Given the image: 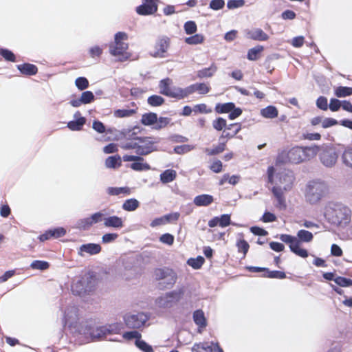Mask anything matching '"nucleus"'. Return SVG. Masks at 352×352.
Returning <instances> with one entry per match:
<instances>
[{"label":"nucleus","instance_id":"1","mask_svg":"<svg viewBox=\"0 0 352 352\" xmlns=\"http://www.w3.org/2000/svg\"><path fill=\"white\" fill-rule=\"evenodd\" d=\"M351 210L346 205L338 201H329L324 208V217L331 224L346 227L351 220Z\"/></svg>","mask_w":352,"mask_h":352},{"label":"nucleus","instance_id":"2","mask_svg":"<svg viewBox=\"0 0 352 352\" xmlns=\"http://www.w3.org/2000/svg\"><path fill=\"white\" fill-rule=\"evenodd\" d=\"M280 240L287 244L290 251L296 255L305 258L309 254L307 250L301 248L302 243H310L313 241V234L306 230H300L297 232L296 236L287 234H282L279 236Z\"/></svg>","mask_w":352,"mask_h":352},{"label":"nucleus","instance_id":"3","mask_svg":"<svg viewBox=\"0 0 352 352\" xmlns=\"http://www.w3.org/2000/svg\"><path fill=\"white\" fill-rule=\"evenodd\" d=\"M327 184L322 180L316 179L307 183L305 190L306 201L310 204H316L328 193Z\"/></svg>","mask_w":352,"mask_h":352},{"label":"nucleus","instance_id":"4","mask_svg":"<svg viewBox=\"0 0 352 352\" xmlns=\"http://www.w3.org/2000/svg\"><path fill=\"white\" fill-rule=\"evenodd\" d=\"M128 39V34L124 32H118L114 36V42L109 44V53L115 57H118V60L126 61L131 57V54L127 52L129 47L128 43L124 41Z\"/></svg>","mask_w":352,"mask_h":352},{"label":"nucleus","instance_id":"5","mask_svg":"<svg viewBox=\"0 0 352 352\" xmlns=\"http://www.w3.org/2000/svg\"><path fill=\"white\" fill-rule=\"evenodd\" d=\"M320 151L318 146H295L292 148L287 154V160L294 164H299L314 157Z\"/></svg>","mask_w":352,"mask_h":352},{"label":"nucleus","instance_id":"6","mask_svg":"<svg viewBox=\"0 0 352 352\" xmlns=\"http://www.w3.org/2000/svg\"><path fill=\"white\" fill-rule=\"evenodd\" d=\"M173 80L166 78L160 81V93L168 97L173 98L177 100L184 99L188 96L187 87L183 89L179 87H170Z\"/></svg>","mask_w":352,"mask_h":352},{"label":"nucleus","instance_id":"7","mask_svg":"<svg viewBox=\"0 0 352 352\" xmlns=\"http://www.w3.org/2000/svg\"><path fill=\"white\" fill-rule=\"evenodd\" d=\"M95 286V280L89 274H85L74 279L72 284V292L74 295L83 296L92 291Z\"/></svg>","mask_w":352,"mask_h":352},{"label":"nucleus","instance_id":"8","mask_svg":"<svg viewBox=\"0 0 352 352\" xmlns=\"http://www.w3.org/2000/svg\"><path fill=\"white\" fill-rule=\"evenodd\" d=\"M184 288L180 287L160 296L156 304L160 308H170L176 305L184 295Z\"/></svg>","mask_w":352,"mask_h":352},{"label":"nucleus","instance_id":"9","mask_svg":"<svg viewBox=\"0 0 352 352\" xmlns=\"http://www.w3.org/2000/svg\"><path fill=\"white\" fill-rule=\"evenodd\" d=\"M137 151L138 155H146L157 150L159 140L151 137H137Z\"/></svg>","mask_w":352,"mask_h":352},{"label":"nucleus","instance_id":"10","mask_svg":"<svg viewBox=\"0 0 352 352\" xmlns=\"http://www.w3.org/2000/svg\"><path fill=\"white\" fill-rule=\"evenodd\" d=\"M79 334L85 336L87 342L103 339L107 336L103 326L92 327L88 324L80 327Z\"/></svg>","mask_w":352,"mask_h":352},{"label":"nucleus","instance_id":"11","mask_svg":"<svg viewBox=\"0 0 352 352\" xmlns=\"http://www.w3.org/2000/svg\"><path fill=\"white\" fill-rule=\"evenodd\" d=\"M148 319L149 316L144 312L129 313L124 316V323L130 329H140L144 327Z\"/></svg>","mask_w":352,"mask_h":352},{"label":"nucleus","instance_id":"12","mask_svg":"<svg viewBox=\"0 0 352 352\" xmlns=\"http://www.w3.org/2000/svg\"><path fill=\"white\" fill-rule=\"evenodd\" d=\"M338 154L336 148L331 146L322 147L320 159L322 164L327 167H332L337 162Z\"/></svg>","mask_w":352,"mask_h":352},{"label":"nucleus","instance_id":"13","mask_svg":"<svg viewBox=\"0 0 352 352\" xmlns=\"http://www.w3.org/2000/svg\"><path fill=\"white\" fill-rule=\"evenodd\" d=\"M169 47L170 38L166 36H160L155 42L154 51L151 53V55L155 58H166Z\"/></svg>","mask_w":352,"mask_h":352},{"label":"nucleus","instance_id":"14","mask_svg":"<svg viewBox=\"0 0 352 352\" xmlns=\"http://www.w3.org/2000/svg\"><path fill=\"white\" fill-rule=\"evenodd\" d=\"M124 162H133L130 167L136 171L148 170L151 166L148 164L144 162V158L141 155H125L122 157Z\"/></svg>","mask_w":352,"mask_h":352},{"label":"nucleus","instance_id":"15","mask_svg":"<svg viewBox=\"0 0 352 352\" xmlns=\"http://www.w3.org/2000/svg\"><path fill=\"white\" fill-rule=\"evenodd\" d=\"M278 186H283L284 190H288L291 189L292 184L294 181V175L293 172L290 170H285L278 173Z\"/></svg>","mask_w":352,"mask_h":352},{"label":"nucleus","instance_id":"16","mask_svg":"<svg viewBox=\"0 0 352 352\" xmlns=\"http://www.w3.org/2000/svg\"><path fill=\"white\" fill-rule=\"evenodd\" d=\"M157 0H143L142 5L136 8V12L140 15H150L157 10Z\"/></svg>","mask_w":352,"mask_h":352},{"label":"nucleus","instance_id":"17","mask_svg":"<svg viewBox=\"0 0 352 352\" xmlns=\"http://www.w3.org/2000/svg\"><path fill=\"white\" fill-rule=\"evenodd\" d=\"M154 276L157 280L160 281H162L165 278H169L170 283H175L177 279L175 273L168 268L156 269L154 272Z\"/></svg>","mask_w":352,"mask_h":352},{"label":"nucleus","instance_id":"18","mask_svg":"<svg viewBox=\"0 0 352 352\" xmlns=\"http://www.w3.org/2000/svg\"><path fill=\"white\" fill-rule=\"evenodd\" d=\"M78 319V309L75 306L69 307L64 312L63 322L64 325L71 326Z\"/></svg>","mask_w":352,"mask_h":352},{"label":"nucleus","instance_id":"19","mask_svg":"<svg viewBox=\"0 0 352 352\" xmlns=\"http://www.w3.org/2000/svg\"><path fill=\"white\" fill-rule=\"evenodd\" d=\"M101 246L97 243H85L80 246L78 249V254L83 256V252L87 253L90 255H95L100 252Z\"/></svg>","mask_w":352,"mask_h":352},{"label":"nucleus","instance_id":"20","mask_svg":"<svg viewBox=\"0 0 352 352\" xmlns=\"http://www.w3.org/2000/svg\"><path fill=\"white\" fill-rule=\"evenodd\" d=\"M241 129V127L239 123H232L228 124L219 137V140H221L224 138L230 139L234 137L240 131Z\"/></svg>","mask_w":352,"mask_h":352},{"label":"nucleus","instance_id":"21","mask_svg":"<svg viewBox=\"0 0 352 352\" xmlns=\"http://www.w3.org/2000/svg\"><path fill=\"white\" fill-rule=\"evenodd\" d=\"M247 37L250 39L258 41H265L269 39V36L261 28H254L248 30Z\"/></svg>","mask_w":352,"mask_h":352},{"label":"nucleus","instance_id":"22","mask_svg":"<svg viewBox=\"0 0 352 352\" xmlns=\"http://www.w3.org/2000/svg\"><path fill=\"white\" fill-rule=\"evenodd\" d=\"M104 226L107 228L118 229L124 226V223L122 218L114 215L104 218Z\"/></svg>","mask_w":352,"mask_h":352},{"label":"nucleus","instance_id":"23","mask_svg":"<svg viewBox=\"0 0 352 352\" xmlns=\"http://www.w3.org/2000/svg\"><path fill=\"white\" fill-rule=\"evenodd\" d=\"M210 90V87L206 83H195L187 87V91L188 96L193 94L195 91L199 92L200 94H206Z\"/></svg>","mask_w":352,"mask_h":352},{"label":"nucleus","instance_id":"24","mask_svg":"<svg viewBox=\"0 0 352 352\" xmlns=\"http://www.w3.org/2000/svg\"><path fill=\"white\" fill-rule=\"evenodd\" d=\"M214 201L212 195L203 194L197 195L194 198L193 203L197 206H208L211 204Z\"/></svg>","mask_w":352,"mask_h":352},{"label":"nucleus","instance_id":"25","mask_svg":"<svg viewBox=\"0 0 352 352\" xmlns=\"http://www.w3.org/2000/svg\"><path fill=\"white\" fill-rule=\"evenodd\" d=\"M16 67L22 74L26 76L35 75L38 72L37 67L35 65L30 63L18 65Z\"/></svg>","mask_w":352,"mask_h":352},{"label":"nucleus","instance_id":"26","mask_svg":"<svg viewBox=\"0 0 352 352\" xmlns=\"http://www.w3.org/2000/svg\"><path fill=\"white\" fill-rule=\"evenodd\" d=\"M192 318L194 322L199 327L204 328L207 325L204 313L201 309H197L193 312Z\"/></svg>","mask_w":352,"mask_h":352},{"label":"nucleus","instance_id":"27","mask_svg":"<svg viewBox=\"0 0 352 352\" xmlns=\"http://www.w3.org/2000/svg\"><path fill=\"white\" fill-rule=\"evenodd\" d=\"M103 327L106 336L118 334L123 329V324L121 322H114L112 324H108Z\"/></svg>","mask_w":352,"mask_h":352},{"label":"nucleus","instance_id":"28","mask_svg":"<svg viewBox=\"0 0 352 352\" xmlns=\"http://www.w3.org/2000/svg\"><path fill=\"white\" fill-rule=\"evenodd\" d=\"M217 70V67L214 63L208 68H204L197 72V76L199 78H210Z\"/></svg>","mask_w":352,"mask_h":352},{"label":"nucleus","instance_id":"29","mask_svg":"<svg viewBox=\"0 0 352 352\" xmlns=\"http://www.w3.org/2000/svg\"><path fill=\"white\" fill-rule=\"evenodd\" d=\"M157 121V115L155 113L149 112L142 115L141 122L145 126L155 125Z\"/></svg>","mask_w":352,"mask_h":352},{"label":"nucleus","instance_id":"30","mask_svg":"<svg viewBox=\"0 0 352 352\" xmlns=\"http://www.w3.org/2000/svg\"><path fill=\"white\" fill-rule=\"evenodd\" d=\"M140 206V202L135 198L126 199L122 204V208L127 212L135 211Z\"/></svg>","mask_w":352,"mask_h":352},{"label":"nucleus","instance_id":"31","mask_svg":"<svg viewBox=\"0 0 352 352\" xmlns=\"http://www.w3.org/2000/svg\"><path fill=\"white\" fill-rule=\"evenodd\" d=\"M192 352H213L211 342L195 343L192 347Z\"/></svg>","mask_w":352,"mask_h":352},{"label":"nucleus","instance_id":"32","mask_svg":"<svg viewBox=\"0 0 352 352\" xmlns=\"http://www.w3.org/2000/svg\"><path fill=\"white\" fill-rule=\"evenodd\" d=\"M86 122V119L84 117H80L76 120L69 121L67 123V127L72 131H80Z\"/></svg>","mask_w":352,"mask_h":352},{"label":"nucleus","instance_id":"33","mask_svg":"<svg viewBox=\"0 0 352 352\" xmlns=\"http://www.w3.org/2000/svg\"><path fill=\"white\" fill-rule=\"evenodd\" d=\"M107 192L111 196H116L120 194L130 195L131 190L129 187H109Z\"/></svg>","mask_w":352,"mask_h":352},{"label":"nucleus","instance_id":"34","mask_svg":"<svg viewBox=\"0 0 352 352\" xmlns=\"http://www.w3.org/2000/svg\"><path fill=\"white\" fill-rule=\"evenodd\" d=\"M277 109L272 105L267 106L261 110V115L265 118H274L278 116Z\"/></svg>","mask_w":352,"mask_h":352},{"label":"nucleus","instance_id":"35","mask_svg":"<svg viewBox=\"0 0 352 352\" xmlns=\"http://www.w3.org/2000/svg\"><path fill=\"white\" fill-rule=\"evenodd\" d=\"M176 171L172 169L164 170L160 174V180L164 184H167L173 182L176 177Z\"/></svg>","mask_w":352,"mask_h":352},{"label":"nucleus","instance_id":"36","mask_svg":"<svg viewBox=\"0 0 352 352\" xmlns=\"http://www.w3.org/2000/svg\"><path fill=\"white\" fill-rule=\"evenodd\" d=\"M121 165V157L120 155L108 157L105 160V166L107 168H116Z\"/></svg>","mask_w":352,"mask_h":352},{"label":"nucleus","instance_id":"37","mask_svg":"<svg viewBox=\"0 0 352 352\" xmlns=\"http://www.w3.org/2000/svg\"><path fill=\"white\" fill-rule=\"evenodd\" d=\"M234 108V103L226 102V103H218L215 106V111L218 113H230L232 109Z\"/></svg>","mask_w":352,"mask_h":352},{"label":"nucleus","instance_id":"38","mask_svg":"<svg viewBox=\"0 0 352 352\" xmlns=\"http://www.w3.org/2000/svg\"><path fill=\"white\" fill-rule=\"evenodd\" d=\"M263 47L262 45H257L248 50L247 54V58L250 60H256L259 54L263 51Z\"/></svg>","mask_w":352,"mask_h":352},{"label":"nucleus","instance_id":"39","mask_svg":"<svg viewBox=\"0 0 352 352\" xmlns=\"http://www.w3.org/2000/svg\"><path fill=\"white\" fill-rule=\"evenodd\" d=\"M335 95L338 98H343L352 95V88L340 86L335 89Z\"/></svg>","mask_w":352,"mask_h":352},{"label":"nucleus","instance_id":"40","mask_svg":"<svg viewBox=\"0 0 352 352\" xmlns=\"http://www.w3.org/2000/svg\"><path fill=\"white\" fill-rule=\"evenodd\" d=\"M164 102V98L158 95H152L147 99L148 104L151 107H160L163 104Z\"/></svg>","mask_w":352,"mask_h":352},{"label":"nucleus","instance_id":"41","mask_svg":"<svg viewBox=\"0 0 352 352\" xmlns=\"http://www.w3.org/2000/svg\"><path fill=\"white\" fill-rule=\"evenodd\" d=\"M226 149V142H220L219 145L214 146L213 148H205V152L208 155H215L222 153Z\"/></svg>","mask_w":352,"mask_h":352},{"label":"nucleus","instance_id":"42","mask_svg":"<svg viewBox=\"0 0 352 352\" xmlns=\"http://www.w3.org/2000/svg\"><path fill=\"white\" fill-rule=\"evenodd\" d=\"M135 345L142 352H154L152 346L142 339L135 340Z\"/></svg>","mask_w":352,"mask_h":352},{"label":"nucleus","instance_id":"43","mask_svg":"<svg viewBox=\"0 0 352 352\" xmlns=\"http://www.w3.org/2000/svg\"><path fill=\"white\" fill-rule=\"evenodd\" d=\"M342 160L346 166L352 168V148H348L344 151Z\"/></svg>","mask_w":352,"mask_h":352},{"label":"nucleus","instance_id":"44","mask_svg":"<svg viewBox=\"0 0 352 352\" xmlns=\"http://www.w3.org/2000/svg\"><path fill=\"white\" fill-rule=\"evenodd\" d=\"M91 226L92 224L89 217L79 219L76 223V228L82 230H87Z\"/></svg>","mask_w":352,"mask_h":352},{"label":"nucleus","instance_id":"45","mask_svg":"<svg viewBox=\"0 0 352 352\" xmlns=\"http://www.w3.org/2000/svg\"><path fill=\"white\" fill-rule=\"evenodd\" d=\"M204 258L199 256L195 258H190L188 260L187 263L192 268L197 270L199 269L204 263Z\"/></svg>","mask_w":352,"mask_h":352},{"label":"nucleus","instance_id":"46","mask_svg":"<svg viewBox=\"0 0 352 352\" xmlns=\"http://www.w3.org/2000/svg\"><path fill=\"white\" fill-rule=\"evenodd\" d=\"M204 37L203 35L196 34L192 36L185 38V42L188 45H197L204 42Z\"/></svg>","mask_w":352,"mask_h":352},{"label":"nucleus","instance_id":"47","mask_svg":"<svg viewBox=\"0 0 352 352\" xmlns=\"http://www.w3.org/2000/svg\"><path fill=\"white\" fill-rule=\"evenodd\" d=\"M50 264L45 261L36 260L31 263L30 267L33 270H45L48 269Z\"/></svg>","mask_w":352,"mask_h":352},{"label":"nucleus","instance_id":"48","mask_svg":"<svg viewBox=\"0 0 352 352\" xmlns=\"http://www.w3.org/2000/svg\"><path fill=\"white\" fill-rule=\"evenodd\" d=\"M212 126L217 131H222L228 126L227 122L223 118L219 117L212 122Z\"/></svg>","mask_w":352,"mask_h":352},{"label":"nucleus","instance_id":"49","mask_svg":"<svg viewBox=\"0 0 352 352\" xmlns=\"http://www.w3.org/2000/svg\"><path fill=\"white\" fill-rule=\"evenodd\" d=\"M264 276L270 278L284 279L286 278V274L284 272L277 270L270 271L267 269V274H265Z\"/></svg>","mask_w":352,"mask_h":352},{"label":"nucleus","instance_id":"50","mask_svg":"<svg viewBox=\"0 0 352 352\" xmlns=\"http://www.w3.org/2000/svg\"><path fill=\"white\" fill-rule=\"evenodd\" d=\"M135 113L134 109H118L114 111V116L117 118H126L132 116Z\"/></svg>","mask_w":352,"mask_h":352},{"label":"nucleus","instance_id":"51","mask_svg":"<svg viewBox=\"0 0 352 352\" xmlns=\"http://www.w3.org/2000/svg\"><path fill=\"white\" fill-rule=\"evenodd\" d=\"M184 28L187 34H192L197 32V25L193 21H188L184 23Z\"/></svg>","mask_w":352,"mask_h":352},{"label":"nucleus","instance_id":"52","mask_svg":"<svg viewBox=\"0 0 352 352\" xmlns=\"http://www.w3.org/2000/svg\"><path fill=\"white\" fill-rule=\"evenodd\" d=\"M0 55L2 56L5 60L10 62H15L16 57L14 53L8 49H0Z\"/></svg>","mask_w":352,"mask_h":352},{"label":"nucleus","instance_id":"53","mask_svg":"<svg viewBox=\"0 0 352 352\" xmlns=\"http://www.w3.org/2000/svg\"><path fill=\"white\" fill-rule=\"evenodd\" d=\"M75 85L80 90H85L89 87V81L85 77H78L75 80Z\"/></svg>","mask_w":352,"mask_h":352},{"label":"nucleus","instance_id":"54","mask_svg":"<svg viewBox=\"0 0 352 352\" xmlns=\"http://www.w3.org/2000/svg\"><path fill=\"white\" fill-rule=\"evenodd\" d=\"M94 95L91 91H85L82 93L80 96V101L83 104H89L94 100Z\"/></svg>","mask_w":352,"mask_h":352},{"label":"nucleus","instance_id":"55","mask_svg":"<svg viewBox=\"0 0 352 352\" xmlns=\"http://www.w3.org/2000/svg\"><path fill=\"white\" fill-rule=\"evenodd\" d=\"M123 338L131 340L132 339H135V340H141L142 335L138 331H131L124 332L122 335Z\"/></svg>","mask_w":352,"mask_h":352},{"label":"nucleus","instance_id":"56","mask_svg":"<svg viewBox=\"0 0 352 352\" xmlns=\"http://www.w3.org/2000/svg\"><path fill=\"white\" fill-rule=\"evenodd\" d=\"M194 148L193 146L188 144H184L177 146L174 148V151L177 154H184L186 153Z\"/></svg>","mask_w":352,"mask_h":352},{"label":"nucleus","instance_id":"57","mask_svg":"<svg viewBox=\"0 0 352 352\" xmlns=\"http://www.w3.org/2000/svg\"><path fill=\"white\" fill-rule=\"evenodd\" d=\"M170 121V119L166 117H160V118H157V121L155 123V125L154 126L155 129H161L166 126H167Z\"/></svg>","mask_w":352,"mask_h":352},{"label":"nucleus","instance_id":"58","mask_svg":"<svg viewBox=\"0 0 352 352\" xmlns=\"http://www.w3.org/2000/svg\"><path fill=\"white\" fill-rule=\"evenodd\" d=\"M236 247L238 248L239 252H242L245 256L248 252L250 245L244 239H240L236 242Z\"/></svg>","mask_w":352,"mask_h":352},{"label":"nucleus","instance_id":"59","mask_svg":"<svg viewBox=\"0 0 352 352\" xmlns=\"http://www.w3.org/2000/svg\"><path fill=\"white\" fill-rule=\"evenodd\" d=\"M193 111L195 113H209L212 112V109L208 108L205 104H199L194 106Z\"/></svg>","mask_w":352,"mask_h":352},{"label":"nucleus","instance_id":"60","mask_svg":"<svg viewBox=\"0 0 352 352\" xmlns=\"http://www.w3.org/2000/svg\"><path fill=\"white\" fill-rule=\"evenodd\" d=\"M334 282L340 287L351 286V279L342 276H336Z\"/></svg>","mask_w":352,"mask_h":352},{"label":"nucleus","instance_id":"61","mask_svg":"<svg viewBox=\"0 0 352 352\" xmlns=\"http://www.w3.org/2000/svg\"><path fill=\"white\" fill-rule=\"evenodd\" d=\"M219 226L224 228L231 224L230 215L224 214L219 217Z\"/></svg>","mask_w":352,"mask_h":352},{"label":"nucleus","instance_id":"62","mask_svg":"<svg viewBox=\"0 0 352 352\" xmlns=\"http://www.w3.org/2000/svg\"><path fill=\"white\" fill-rule=\"evenodd\" d=\"M118 237L116 233H107L102 236V242L103 243H109L113 242Z\"/></svg>","mask_w":352,"mask_h":352},{"label":"nucleus","instance_id":"63","mask_svg":"<svg viewBox=\"0 0 352 352\" xmlns=\"http://www.w3.org/2000/svg\"><path fill=\"white\" fill-rule=\"evenodd\" d=\"M160 241L162 243L171 245L174 242V236L169 233L164 234L160 237Z\"/></svg>","mask_w":352,"mask_h":352},{"label":"nucleus","instance_id":"64","mask_svg":"<svg viewBox=\"0 0 352 352\" xmlns=\"http://www.w3.org/2000/svg\"><path fill=\"white\" fill-rule=\"evenodd\" d=\"M318 108L326 111L328 109L327 98L324 96H320L316 100Z\"/></svg>","mask_w":352,"mask_h":352}]
</instances>
